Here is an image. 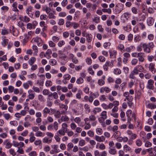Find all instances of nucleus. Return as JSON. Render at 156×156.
Instances as JSON below:
<instances>
[{
  "label": "nucleus",
  "instance_id": "obj_1",
  "mask_svg": "<svg viewBox=\"0 0 156 156\" xmlns=\"http://www.w3.org/2000/svg\"><path fill=\"white\" fill-rule=\"evenodd\" d=\"M12 144L14 147H17L18 150L17 151V152L21 154H24V151L23 148H21L24 146V144L23 142H18L15 141H13Z\"/></svg>",
  "mask_w": 156,
  "mask_h": 156
},
{
  "label": "nucleus",
  "instance_id": "obj_2",
  "mask_svg": "<svg viewBox=\"0 0 156 156\" xmlns=\"http://www.w3.org/2000/svg\"><path fill=\"white\" fill-rule=\"evenodd\" d=\"M124 5L121 3H118L115 6L116 12L118 13H120L124 9Z\"/></svg>",
  "mask_w": 156,
  "mask_h": 156
},
{
  "label": "nucleus",
  "instance_id": "obj_3",
  "mask_svg": "<svg viewBox=\"0 0 156 156\" xmlns=\"http://www.w3.org/2000/svg\"><path fill=\"white\" fill-rule=\"evenodd\" d=\"M139 70L136 68H134L133 71L131 72L129 75V78L131 79H135V75L138 74Z\"/></svg>",
  "mask_w": 156,
  "mask_h": 156
},
{
  "label": "nucleus",
  "instance_id": "obj_4",
  "mask_svg": "<svg viewBox=\"0 0 156 156\" xmlns=\"http://www.w3.org/2000/svg\"><path fill=\"white\" fill-rule=\"evenodd\" d=\"M154 81L152 79L148 80L147 82L148 84L147 86V88L149 89L153 90L154 88Z\"/></svg>",
  "mask_w": 156,
  "mask_h": 156
},
{
  "label": "nucleus",
  "instance_id": "obj_5",
  "mask_svg": "<svg viewBox=\"0 0 156 156\" xmlns=\"http://www.w3.org/2000/svg\"><path fill=\"white\" fill-rule=\"evenodd\" d=\"M141 44L142 45L144 51L145 52L149 53L151 52V49L147 44L146 43H141Z\"/></svg>",
  "mask_w": 156,
  "mask_h": 156
},
{
  "label": "nucleus",
  "instance_id": "obj_6",
  "mask_svg": "<svg viewBox=\"0 0 156 156\" xmlns=\"http://www.w3.org/2000/svg\"><path fill=\"white\" fill-rule=\"evenodd\" d=\"M149 70L151 73L154 74L156 72V69L155 68V64L153 63L149 64L148 66Z\"/></svg>",
  "mask_w": 156,
  "mask_h": 156
},
{
  "label": "nucleus",
  "instance_id": "obj_7",
  "mask_svg": "<svg viewBox=\"0 0 156 156\" xmlns=\"http://www.w3.org/2000/svg\"><path fill=\"white\" fill-rule=\"evenodd\" d=\"M95 139L98 142H103L105 140V137L103 136H99L97 135L95 136Z\"/></svg>",
  "mask_w": 156,
  "mask_h": 156
},
{
  "label": "nucleus",
  "instance_id": "obj_8",
  "mask_svg": "<svg viewBox=\"0 0 156 156\" xmlns=\"http://www.w3.org/2000/svg\"><path fill=\"white\" fill-rule=\"evenodd\" d=\"M34 41L37 43L38 46H40L42 45V41L41 38L36 37L34 39Z\"/></svg>",
  "mask_w": 156,
  "mask_h": 156
},
{
  "label": "nucleus",
  "instance_id": "obj_9",
  "mask_svg": "<svg viewBox=\"0 0 156 156\" xmlns=\"http://www.w3.org/2000/svg\"><path fill=\"white\" fill-rule=\"evenodd\" d=\"M111 91V89L106 87H102L100 89V92L101 93H103L104 91H105L107 93H108Z\"/></svg>",
  "mask_w": 156,
  "mask_h": 156
},
{
  "label": "nucleus",
  "instance_id": "obj_10",
  "mask_svg": "<svg viewBox=\"0 0 156 156\" xmlns=\"http://www.w3.org/2000/svg\"><path fill=\"white\" fill-rule=\"evenodd\" d=\"M144 54L143 52H140V54L137 58H138L139 61L140 62H143L144 60Z\"/></svg>",
  "mask_w": 156,
  "mask_h": 156
},
{
  "label": "nucleus",
  "instance_id": "obj_11",
  "mask_svg": "<svg viewBox=\"0 0 156 156\" xmlns=\"http://www.w3.org/2000/svg\"><path fill=\"white\" fill-rule=\"evenodd\" d=\"M50 109L47 107L45 108L42 111V114L44 116L46 117L47 114H50Z\"/></svg>",
  "mask_w": 156,
  "mask_h": 156
},
{
  "label": "nucleus",
  "instance_id": "obj_12",
  "mask_svg": "<svg viewBox=\"0 0 156 156\" xmlns=\"http://www.w3.org/2000/svg\"><path fill=\"white\" fill-rule=\"evenodd\" d=\"M124 151L127 153V152H132L131 147L129 146L127 144H125L123 146Z\"/></svg>",
  "mask_w": 156,
  "mask_h": 156
},
{
  "label": "nucleus",
  "instance_id": "obj_13",
  "mask_svg": "<svg viewBox=\"0 0 156 156\" xmlns=\"http://www.w3.org/2000/svg\"><path fill=\"white\" fill-rule=\"evenodd\" d=\"M3 144L6 145L5 148L7 149L10 148L12 146V144L8 141V140H5L3 142Z\"/></svg>",
  "mask_w": 156,
  "mask_h": 156
},
{
  "label": "nucleus",
  "instance_id": "obj_14",
  "mask_svg": "<svg viewBox=\"0 0 156 156\" xmlns=\"http://www.w3.org/2000/svg\"><path fill=\"white\" fill-rule=\"evenodd\" d=\"M67 131H66V130L62 129L59 130L57 132V134L59 136H63L65 135V133Z\"/></svg>",
  "mask_w": 156,
  "mask_h": 156
},
{
  "label": "nucleus",
  "instance_id": "obj_15",
  "mask_svg": "<svg viewBox=\"0 0 156 156\" xmlns=\"http://www.w3.org/2000/svg\"><path fill=\"white\" fill-rule=\"evenodd\" d=\"M3 39L2 42V44L4 47H5L8 44L9 40L7 39H6L5 36L3 37Z\"/></svg>",
  "mask_w": 156,
  "mask_h": 156
},
{
  "label": "nucleus",
  "instance_id": "obj_16",
  "mask_svg": "<svg viewBox=\"0 0 156 156\" xmlns=\"http://www.w3.org/2000/svg\"><path fill=\"white\" fill-rule=\"evenodd\" d=\"M107 112L106 111H104L102 112L101 114V118L103 120H105L107 118Z\"/></svg>",
  "mask_w": 156,
  "mask_h": 156
},
{
  "label": "nucleus",
  "instance_id": "obj_17",
  "mask_svg": "<svg viewBox=\"0 0 156 156\" xmlns=\"http://www.w3.org/2000/svg\"><path fill=\"white\" fill-rule=\"evenodd\" d=\"M147 23L149 26H151L153 25L154 23V20L152 17H149L147 19Z\"/></svg>",
  "mask_w": 156,
  "mask_h": 156
},
{
  "label": "nucleus",
  "instance_id": "obj_18",
  "mask_svg": "<svg viewBox=\"0 0 156 156\" xmlns=\"http://www.w3.org/2000/svg\"><path fill=\"white\" fill-rule=\"evenodd\" d=\"M36 58L34 57L30 58L28 60V62L30 66H32L36 61Z\"/></svg>",
  "mask_w": 156,
  "mask_h": 156
},
{
  "label": "nucleus",
  "instance_id": "obj_19",
  "mask_svg": "<svg viewBox=\"0 0 156 156\" xmlns=\"http://www.w3.org/2000/svg\"><path fill=\"white\" fill-rule=\"evenodd\" d=\"M86 37L87 41L88 42H90L92 39V35L90 34H87Z\"/></svg>",
  "mask_w": 156,
  "mask_h": 156
},
{
  "label": "nucleus",
  "instance_id": "obj_20",
  "mask_svg": "<svg viewBox=\"0 0 156 156\" xmlns=\"http://www.w3.org/2000/svg\"><path fill=\"white\" fill-rule=\"evenodd\" d=\"M74 145L72 143H69L67 145V150L69 152H70L72 151V149L73 148Z\"/></svg>",
  "mask_w": 156,
  "mask_h": 156
},
{
  "label": "nucleus",
  "instance_id": "obj_21",
  "mask_svg": "<svg viewBox=\"0 0 156 156\" xmlns=\"http://www.w3.org/2000/svg\"><path fill=\"white\" fill-rule=\"evenodd\" d=\"M94 94L92 92H90L89 94V101L90 103H92L94 100Z\"/></svg>",
  "mask_w": 156,
  "mask_h": 156
},
{
  "label": "nucleus",
  "instance_id": "obj_22",
  "mask_svg": "<svg viewBox=\"0 0 156 156\" xmlns=\"http://www.w3.org/2000/svg\"><path fill=\"white\" fill-rule=\"evenodd\" d=\"M102 106H107V108H105V109H111L113 106V104L111 103H109L108 105H107L105 104H103Z\"/></svg>",
  "mask_w": 156,
  "mask_h": 156
},
{
  "label": "nucleus",
  "instance_id": "obj_23",
  "mask_svg": "<svg viewBox=\"0 0 156 156\" xmlns=\"http://www.w3.org/2000/svg\"><path fill=\"white\" fill-rule=\"evenodd\" d=\"M61 119L63 122L68 121L69 120V118L66 115H64L61 117Z\"/></svg>",
  "mask_w": 156,
  "mask_h": 156
},
{
  "label": "nucleus",
  "instance_id": "obj_24",
  "mask_svg": "<svg viewBox=\"0 0 156 156\" xmlns=\"http://www.w3.org/2000/svg\"><path fill=\"white\" fill-rule=\"evenodd\" d=\"M113 72L115 74L119 75L121 73V71L120 69L117 68L114 69Z\"/></svg>",
  "mask_w": 156,
  "mask_h": 156
},
{
  "label": "nucleus",
  "instance_id": "obj_25",
  "mask_svg": "<svg viewBox=\"0 0 156 156\" xmlns=\"http://www.w3.org/2000/svg\"><path fill=\"white\" fill-rule=\"evenodd\" d=\"M109 153L112 155H115L117 153L116 150L115 149L111 148L109 149Z\"/></svg>",
  "mask_w": 156,
  "mask_h": 156
},
{
  "label": "nucleus",
  "instance_id": "obj_26",
  "mask_svg": "<svg viewBox=\"0 0 156 156\" xmlns=\"http://www.w3.org/2000/svg\"><path fill=\"white\" fill-rule=\"evenodd\" d=\"M45 53L48 57V59H50L51 57V55L52 53L51 51V50L48 49L45 52Z\"/></svg>",
  "mask_w": 156,
  "mask_h": 156
},
{
  "label": "nucleus",
  "instance_id": "obj_27",
  "mask_svg": "<svg viewBox=\"0 0 156 156\" xmlns=\"http://www.w3.org/2000/svg\"><path fill=\"white\" fill-rule=\"evenodd\" d=\"M49 63L52 66H54L55 65L57 64V61L55 59H50L49 61Z\"/></svg>",
  "mask_w": 156,
  "mask_h": 156
},
{
  "label": "nucleus",
  "instance_id": "obj_28",
  "mask_svg": "<svg viewBox=\"0 0 156 156\" xmlns=\"http://www.w3.org/2000/svg\"><path fill=\"white\" fill-rule=\"evenodd\" d=\"M59 106L60 108L64 109L65 110H67L68 108V107L66 105H64L62 103L59 104Z\"/></svg>",
  "mask_w": 156,
  "mask_h": 156
},
{
  "label": "nucleus",
  "instance_id": "obj_29",
  "mask_svg": "<svg viewBox=\"0 0 156 156\" xmlns=\"http://www.w3.org/2000/svg\"><path fill=\"white\" fill-rule=\"evenodd\" d=\"M38 99L41 102H44L45 101L44 97L41 94H39L38 95Z\"/></svg>",
  "mask_w": 156,
  "mask_h": 156
},
{
  "label": "nucleus",
  "instance_id": "obj_30",
  "mask_svg": "<svg viewBox=\"0 0 156 156\" xmlns=\"http://www.w3.org/2000/svg\"><path fill=\"white\" fill-rule=\"evenodd\" d=\"M32 49H33L34 51V54L35 55H37V53L38 52V48L37 46L35 45H34L32 46Z\"/></svg>",
  "mask_w": 156,
  "mask_h": 156
},
{
  "label": "nucleus",
  "instance_id": "obj_31",
  "mask_svg": "<svg viewBox=\"0 0 156 156\" xmlns=\"http://www.w3.org/2000/svg\"><path fill=\"white\" fill-rule=\"evenodd\" d=\"M109 62L108 61H107L105 63V65H103V68L104 69L105 71H107L109 67Z\"/></svg>",
  "mask_w": 156,
  "mask_h": 156
},
{
  "label": "nucleus",
  "instance_id": "obj_32",
  "mask_svg": "<svg viewBox=\"0 0 156 156\" xmlns=\"http://www.w3.org/2000/svg\"><path fill=\"white\" fill-rule=\"evenodd\" d=\"M83 82V79L81 77H79L76 80V83L79 84H81Z\"/></svg>",
  "mask_w": 156,
  "mask_h": 156
},
{
  "label": "nucleus",
  "instance_id": "obj_33",
  "mask_svg": "<svg viewBox=\"0 0 156 156\" xmlns=\"http://www.w3.org/2000/svg\"><path fill=\"white\" fill-rule=\"evenodd\" d=\"M117 48L120 50L122 52H123L124 50H123L124 47V45L122 44H119L117 47Z\"/></svg>",
  "mask_w": 156,
  "mask_h": 156
},
{
  "label": "nucleus",
  "instance_id": "obj_34",
  "mask_svg": "<svg viewBox=\"0 0 156 156\" xmlns=\"http://www.w3.org/2000/svg\"><path fill=\"white\" fill-rule=\"evenodd\" d=\"M42 141L44 143H50L51 142V139L49 140L47 137H45L43 139Z\"/></svg>",
  "mask_w": 156,
  "mask_h": 156
},
{
  "label": "nucleus",
  "instance_id": "obj_35",
  "mask_svg": "<svg viewBox=\"0 0 156 156\" xmlns=\"http://www.w3.org/2000/svg\"><path fill=\"white\" fill-rule=\"evenodd\" d=\"M61 115V113L59 111H57L55 113L54 116L56 118H58L60 117Z\"/></svg>",
  "mask_w": 156,
  "mask_h": 156
},
{
  "label": "nucleus",
  "instance_id": "obj_36",
  "mask_svg": "<svg viewBox=\"0 0 156 156\" xmlns=\"http://www.w3.org/2000/svg\"><path fill=\"white\" fill-rule=\"evenodd\" d=\"M65 44V41L63 40H61L59 41L58 43V46L59 47H61L64 45Z\"/></svg>",
  "mask_w": 156,
  "mask_h": 156
},
{
  "label": "nucleus",
  "instance_id": "obj_37",
  "mask_svg": "<svg viewBox=\"0 0 156 156\" xmlns=\"http://www.w3.org/2000/svg\"><path fill=\"white\" fill-rule=\"evenodd\" d=\"M83 92L81 90H78V93L76 94V97L78 99H80L81 98V95L82 94Z\"/></svg>",
  "mask_w": 156,
  "mask_h": 156
},
{
  "label": "nucleus",
  "instance_id": "obj_38",
  "mask_svg": "<svg viewBox=\"0 0 156 156\" xmlns=\"http://www.w3.org/2000/svg\"><path fill=\"white\" fill-rule=\"evenodd\" d=\"M68 126L67 124L66 123H64L62 124V129L66 130V131L68 130V129L67 128Z\"/></svg>",
  "mask_w": 156,
  "mask_h": 156
},
{
  "label": "nucleus",
  "instance_id": "obj_39",
  "mask_svg": "<svg viewBox=\"0 0 156 156\" xmlns=\"http://www.w3.org/2000/svg\"><path fill=\"white\" fill-rule=\"evenodd\" d=\"M14 88V87L12 85L9 86L8 87V90L9 92V93H12L13 92Z\"/></svg>",
  "mask_w": 156,
  "mask_h": 156
},
{
  "label": "nucleus",
  "instance_id": "obj_40",
  "mask_svg": "<svg viewBox=\"0 0 156 156\" xmlns=\"http://www.w3.org/2000/svg\"><path fill=\"white\" fill-rule=\"evenodd\" d=\"M100 17H94L93 20V21L94 23H98L100 22Z\"/></svg>",
  "mask_w": 156,
  "mask_h": 156
},
{
  "label": "nucleus",
  "instance_id": "obj_41",
  "mask_svg": "<svg viewBox=\"0 0 156 156\" xmlns=\"http://www.w3.org/2000/svg\"><path fill=\"white\" fill-rule=\"evenodd\" d=\"M28 97L29 99L32 100L35 98V93H30L28 94Z\"/></svg>",
  "mask_w": 156,
  "mask_h": 156
},
{
  "label": "nucleus",
  "instance_id": "obj_42",
  "mask_svg": "<svg viewBox=\"0 0 156 156\" xmlns=\"http://www.w3.org/2000/svg\"><path fill=\"white\" fill-rule=\"evenodd\" d=\"M96 131L98 134L99 135H101L103 133V131L101 129L98 128L96 129Z\"/></svg>",
  "mask_w": 156,
  "mask_h": 156
},
{
  "label": "nucleus",
  "instance_id": "obj_43",
  "mask_svg": "<svg viewBox=\"0 0 156 156\" xmlns=\"http://www.w3.org/2000/svg\"><path fill=\"white\" fill-rule=\"evenodd\" d=\"M64 23V20L63 19H60L59 20L58 24L60 26L63 25Z\"/></svg>",
  "mask_w": 156,
  "mask_h": 156
},
{
  "label": "nucleus",
  "instance_id": "obj_44",
  "mask_svg": "<svg viewBox=\"0 0 156 156\" xmlns=\"http://www.w3.org/2000/svg\"><path fill=\"white\" fill-rule=\"evenodd\" d=\"M53 128L55 130H58V125L57 122H55L53 123Z\"/></svg>",
  "mask_w": 156,
  "mask_h": 156
},
{
  "label": "nucleus",
  "instance_id": "obj_45",
  "mask_svg": "<svg viewBox=\"0 0 156 156\" xmlns=\"http://www.w3.org/2000/svg\"><path fill=\"white\" fill-rule=\"evenodd\" d=\"M52 147L54 149L55 153H57L59 151V150L57 149L58 147V146L57 145H54L52 146Z\"/></svg>",
  "mask_w": 156,
  "mask_h": 156
},
{
  "label": "nucleus",
  "instance_id": "obj_46",
  "mask_svg": "<svg viewBox=\"0 0 156 156\" xmlns=\"http://www.w3.org/2000/svg\"><path fill=\"white\" fill-rule=\"evenodd\" d=\"M136 144L138 146H140L142 144V143L141 140L140 139L137 140L136 142Z\"/></svg>",
  "mask_w": 156,
  "mask_h": 156
},
{
  "label": "nucleus",
  "instance_id": "obj_47",
  "mask_svg": "<svg viewBox=\"0 0 156 156\" xmlns=\"http://www.w3.org/2000/svg\"><path fill=\"white\" fill-rule=\"evenodd\" d=\"M138 62V60L136 58L133 59L131 62V64L132 65L135 66L136 64Z\"/></svg>",
  "mask_w": 156,
  "mask_h": 156
},
{
  "label": "nucleus",
  "instance_id": "obj_48",
  "mask_svg": "<svg viewBox=\"0 0 156 156\" xmlns=\"http://www.w3.org/2000/svg\"><path fill=\"white\" fill-rule=\"evenodd\" d=\"M63 77L64 79L67 80H69L71 78L70 75L68 74L64 75Z\"/></svg>",
  "mask_w": 156,
  "mask_h": 156
},
{
  "label": "nucleus",
  "instance_id": "obj_49",
  "mask_svg": "<svg viewBox=\"0 0 156 156\" xmlns=\"http://www.w3.org/2000/svg\"><path fill=\"white\" fill-rule=\"evenodd\" d=\"M9 31L6 29H2L1 31V34L2 35L7 34H9Z\"/></svg>",
  "mask_w": 156,
  "mask_h": 156
},
{
  "label": "nucleus",
  "instance_id": "obj_50",
  "mask_svg": "<svg viewBox=\"0 0 156 156\" xmlns=\"http://www.w3.org/2000/svg\"><path fill=\"white\" fill-rule=\"evenodd\" d=\"M32 89L34 91L38 93L40 92V90L39 88L37 87L33 86L32 87Z\"/></svg>",
  "mask_w": 156,
  "mask_h": 156
},
{
  "label": "nucleus",
  "instance_id": "obj_51",
  "mask_svg": "<svg viewBox=\"0 0 156 156\" xmlns=\"http://www.w3.org/2000/svg\"><path fill=\"white\" fill-rule=\"evenodd\" d=\"M66 15V14L65 12H59L58 14V16L60 17H65Z\"/></svg>",
  "mask_w": 156,
  "mask_h": 156
},
{
  "label": "nucleus",
  "instance_id": "obj_52",
  "mask_svg": "<svg viewBox=\"0 0 156 156\" xmlns=\"http://www.w3.org/2000/svg\"><path fill=\"white\" fill-rule=\"evenodd\" d=\"M71 26H72L74 29H76L79 27V24L75 22L72 23Z\"/></svg>",
  "mask_w": 156,
  "mask_h": 156
},
{
  "label": "nucleus",
  "instance_id": "obj_53",
  "mask_svg": "<svg viewBox=\"0 0 156 156\" xmlns=\"http://www.w3.org/2000/svg\"><path fill=\"white\" fill-rule=\"evenodd\" d=\"M133 97L131 95H130L127 98H125L124 99V101H126V100L128 101H132L133 100Z\"/></svg>",
  "mask_w": 156,
  "mask_h": 156
},
{
  "label": "nucleus",
  "instance_id": "obj_54",
  "mask_svg": "<svg viewBox=\"0 0 156 156\" xmlns=\"http://www.w3.org/2000/svg\"><path fill=\"white\" fill-rule=\"evenodd\" d=\"M48 17L49 19H55L56 18L55 16L51 12H50L48 13Z\"/></svg>",
  "mask_w": 156,
  "mask_h": 156
},
{
  "label": "nucleus",
  "instance_id": "obj_55",
  "mask_svg": "<svg viewBox=\"0 0 156 156\" xmlns=\"http://www.w3.org/2000/svg\"><path fill=\"white\" fill-rule=\"evenodd\" d=\"M33 9V7L31 6H29L27 7L26 10V12L27 14H29V12H31Z\"/></svg>",
  "mask_w": 156,
  "mask_h": 156
},
{
  "label": "nucleus",
  "instance_id": "obj_56",
  "mask_svg": "<svg viewBox=\"0 0 156 156\" xmlns=\"http://www.w3.org/2000/svg\"><path fill=\"white\" fill-rule=\"evenodd\" d=\"M98 84L100 86H103V85H104L105 84V82L104 80H101L100 79L98 80Z\"/></svg>",
  "mask_w": 156,
  "mask_h": 156
},
{
  "label": "nucleus",
  "instance_id": "obj_57",
  "mask_svg": "<svg viewBox=\"0 0 156 156\" xmlns=\"http://www.w3.org/2000/svg\"><path fill=\"white\" fill-rule=\"evenodd\" d=\"M10 153L13 156H14L16 155V152H15L14 149L11 148L9 150Z\"/></svg>",
  "mask_w": 156,
  "mask_h": 156
},
{
  "label": "nucleus",
  "instance_id": "obj_58",
  "mask_svg": "<svg viewBox=\"0 0 156 156\" xmlns=\"http://www.w3.org/2000/svg\"><path fill=\"white\" fill-rule=\"evenodd\" d=\"M90 120L91 121H94L96 119V117L94 115H91L89 117Z\"/></svg>",
  "mask_w": 156,
  "mask_h": 156
},
{
  "label": "nucleus",
  "instance_id": "obj_59",
  "mask_svg": "<svg viewBox=\"0 0 156 156\" xmlns=\"http://www.w3.org/2000/svg\"><path fill=\"white\" fill-rule=\"evenodd\" d=\"M24 129V127L21 125H19L17 128V130L18 132L22 131Z\"/></svg>",
  "mask_w": 156,
  "mask_h": 156
},
{
  "label": "nucleus",
  "instance_id": "obj_60",
  "mask_svg": "<svg viewBox=\"0 0 156 156\" xmlns=\"http://www.w3.org/2000/svg\"><path fill=\"white\" fill-rule=\"evenodd\" d=\"M98 59L101 62H103L105 61V58L102 56H100L99 57Z\"/></svg>",
  "mask_w": 156,
  "mask_h": 156
},
{
  "label": "nucleus",
  "instance_id": "obj_61",
  "mask_svg": "<svg viewBox=\"0 0 156 156\" xmlns=\"http://www.w3.org/2000/svg\"><path fill=\"white\" fill-rule=\"evenodd\" d=\"M81 119L79 117H76L74 119V122L77 124H79L81 122Z\"/></svg>",
  "mask_w": 156,
  "mask_h": 156
},
{
  "label": "nucleus",
  "instance_id": "obj_62",
  "mask_svg": "<svg viewBox=\"0 0 156 156\" xmlns=\"http://www.w3.org/2000/svg\"><path fill=\"white\" fill-rule=\"evenodd\" d=\"M48 44L49 46L52 48L55 47V46L56 44L55 43H54L52 41H49Z\"/></svg>",
  "mask_w": 156,
  "mask_h": 156
},
{
  "label": "nucleus",
  "instance_id": "obj_63",
  "mask_svg": "<svg viewBox=\"0 0 156 156\" xmlns=\"http://www.w3.org/2000/svg\"><path fill=\"white\" fill-rule=\"evenodd\" d=\"M79 144L80 146H83L85 144V141L84 140H81L79 141Z\"/></svg>",
  "mask_w": 156,
  "mask_h": 156
},
{
  "label": "nucleus",
  "instance_id": "obj_64",
  "mask_svg": "<svg viewBox=\"0 0 156 156\" xmlns=\"http://www.w3.org/2000/svg\"><path fill=\"white\" fill-rule=\"evenodd\" d=\"M87 134L90 137H92L94 136V133L93 131L89 130L87 132Z\"/></svg>",
  "mask_w": 156,
  "mask_h": 156
}]
</instances>
